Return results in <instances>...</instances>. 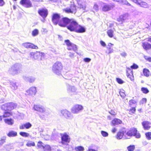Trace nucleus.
Wrapping results in <instances>:
<instances>
[{
  "label": "nucleus",
  "instance_id": "nucleus-1",
  "mask_svg": "<svg viewBox=\"0 0 151 151\" xmlns=\"http://www.w3.org/2000/svg\"><path fill=\"white\" fill-rule=\"evenodd\" d=\"M70 19L67 17L61 18L60 14L54 13L52 16V21L53 24L56 25L58 24L62 27H67V26L70 21Z\"/></svg>",
  "mask_w": 151,
  "mask_h": 151
},
{
  "label": "nucleus",
  "instance_id": "nucleus-2",
  "mask_svg": "<svg viewBox=\"0 0 151 151\" xmlns=\"http://www.w3.org/2000/svg\"><path fill=\"white\" fill-rule=\"evenodd\" d=\"M67 28L71 32L78 33H84L86 30V28L84 26L79 24L77 22L73 19H70Z\"/></svg>",
  "mask_w": 151,
  "mask_h": 151
},
{
  "label": "nucleus",
  "instance_id": "nucleus-3",
  "mask_svg": "<svg viewBox=\"0 0 151 151\" xmlns=\"http://www.w3.org/2000/svg\"><path fill=\"white\" fill-rule=\"evenodd\" d=\"M64 42L68 47L67 49L68 50H73L78 55H81L80 54L77 52L78 48L77 46L76 45L71 42L68 39L65 40H64Z\"/></svg>",
  "mask_w": 151,
  "mask_h": 151
},
{
  "label": "nucleus",
  "instance_id": "nucleus-4",
  "mask_svg": "<svg viewBox=\"0 0 151 151\" xmlns=\"http://www.w3.org/2000/svg\"><path fill=\"white\" fill-rule=\"evenodd\" d=\"M45 54L43 52L36 51V52H31L29 56L30 58H34L35 60H41L42 57L45 56Z\"/></svg>",
  "mask_w": 151,
  "mask_h": 151
},
{
  "label": "nucleus",
  "instance_id": "nucleus-5",
  "mask_svg": "<svg viewBox=\"0 0 151 151\" xmlns=\"http://www.w3.org/2000/svg\"><path fill=\"white\" fill-rule=\"evenodd\" d=\"M63 11L67 13L75 14L77 11L76 6L74 3H71L69 7H67L63 9Z\"/></svg>",
  "mask_w": 151,
  "mask_h": 151
},
{
  "label": "nucleus",
  "instance_id": "nucleus-6",
  "mask_svg": "<svg viewBox=\"0 0 151 151\" xmlns=\"http://www.w3.org/2000/svg\"><path fill=\"white\" fill-rule=\"evenodd\" d=\"M17 105L13 102L6 103L1 106V109L4 110H12L16 108Z\"/></svg>",
  "mask_w": 151,
  "mask_h": 151
},
{
  "label": "nucleus",
  "instance_id": "nucleus-7",
  "mask_svg": "<svg viewBox=\"0 0 151 151\" xmlns=\"http://www.w3.org/2000/svg\"><path fill=\"white\" fill-rule=\"evenodd\" d=\"M115 6V4L114 3L108 4L103 2L102 6V11L104 12H107L111 10L114 8Z\"/></svg>",
  "mask_w": 151,
  "mask_h": 151
},
{
  "label": "nucleus",
  "instance_id": "nucleus-8",
  "mask_svg": "<svg viewBox=\"0 0 151 151\" xmlns=\"http://www.w3.org/2000/svg\"><path fill=\"white\" fill-rule=\"evenodd\" d=\"M37 12L43 18V19L45 20L48 15L47 9L45 8H43L39 9Z\"/></svg>",
  "mask_w": 151,
  "mask_h": 151
},
{
  "label": "nucleus",
  "instance_id": "nucleus-9",
  "mask_svg": "<svg viewBox=\"0 0 151 151\" xmlns=\"http://www.w3.org/2000/svg\"><path fill=\"white\" fill-rule=\"evenodd\" d=\"M83 109L82 106L76 104L71 109V112L74 114H77L81 112Z\"/></svg>",
  "mask_w": 151,
  "mask_h": 151
},
{
  "label": "nucleus",
  "instance_id": "nucleus-10",
  "mask_svg": "<svg viewBox=\"0 0 151 151\" xmlns=\"http://www.w3.org/2000/svg\"><path fill=\"white\" fill-rule=\"evenodd\" d=\"M61 113L67 119H71L73 118V116L71 112L66 109L61 110Z\"/></svg>",
  "mask_w": 151,
  "mask_h": 151
},
{
  "label": "nucleus",
  "instance_id": "nucleus-11",
  "mask_svg": "<svg viewBox=\"0 0 151 151\" xmlns=\"http://www.w3.org/2000/svg\"><path fill=\"white\" fill-rule=\"evenodd\" d=\"M19 4L26 8H29L33 6L32 3L30 0H21Z\"/></svg>",
  "mask_w": 151,
  "mask_h": 151
},
{
  "label": "nucleus",
  "instance_id": "nucleus-12",
  "mask_svg": "<svg viewBox=\"0 0 151 151\" xmlns=\"http://www.w3.org/2000/svg\"><path fill=\"white\" fill-rule=\"evenodd\" d=\"M127 68V77L132 80L133 79V71L132 70L133 69H137L138 67H130Z\"/></svg>",
  "mask_w": 151,
  "mask_h": 151
},
{
  "label": "nucleus",
  "instance_id": "nucleus-13",
  "mask_svg": "<svg viewBox=\"0 0 151 151\" xmlns=\"http://www.w3.org/2000/svg\"><path fill=\"white\" fill-rule=\"evenodd\" d=\"M129 16V14L128 13H125L119 17V18L117 19V21L119 22H121L122 24L125 22V21L128 19Z\"/></svg>",
  "mask_w": 151,
  "mask_h": 151
},
{
  "label": "nucleus",
  "instance_id": "nucleus-14",
  "mask_svg": "<svg viewBox=\"0 0 151 151\" xmlns=\"http://www.w3.org/2000/svg\"><path fill=\"white\" fill-rule=\"evenodd\" d=\"M61 143L64 145H67V143L70 142L69 136L67 134H63L61 136Z\"/></svg>",
  "mask_w": 151,
  "mask_h": 151
},
{
  "label": "nucleus",
  "instance_id": "nucleus-15",
  "mask_svg": "<svg viewBox=\"0 0 151 151\" xmlns=\"http://www.w3.org/2000/svg\"><path fill=\"white\" fill-rule=\"evenodd\" d=\"M67 92L70 95H72L76 93V89L74 86L67 84Z\"/></svg>",
  "mask_w": 151,
  "mask_h": 151
},
{
  "label": "nucleus",
  "instance_id": "nucleus-16",
  "mask_svg": "<svg viewBox=\"0 0 151 151\" xmlns=\"http://www.w3.org/2000/svg\"><path fill=\"white\" fill-rule=\"evenodd\" d=\"M22 46L27 48H31L37 49L38 48V47L33 44L29 42H26L23 43L22 44Z\"/></svg>",
  "mask_w": 151,
  "mask_h": 151
},
{
  "label": "nucleus",
  "instance_id": "nucleus-17",
  "mask_svg": "<svg viewBox=\"0 0 151 151\" xmlns=\"http://www.w3.org/2000/svg\"><path fill=\"white\" fill-rule=\"evenodd\" d=\"M9 73L12 75L17 74L20 72L18 67H12L9 70Z\"/></svg>",
  "mask_w": 151,
  "mask_h": 151
},
{
  "label": "nucleus",
  "instance_id": "nucleus-18",
  "mask_svg": "<svg viewBox=\"0 0 151 151\" xmlns=\"http://www.w3.org/2000/svg\"><path fill=\"white\" fill-rule=\"evenodd\" d=\"M27 93L32 96H35L37 92L36 88L35 86H32L26 91Z\"/></svg>",
  "mask_w": 151,
  "mask_h": 151
},
{
  "label": "nucleus",
  "instance_id": "nucleus-19",
  "mask_svg": "<svg viewBox=\"0 0 151 151\" xmlns=\"http://www.w3.org/2000/svg\"><path fill=\"white\" fill-rule=\"evenodd\" d=\"M52 69L54 73L59 75L61 74L62 67H52Z\"/></svg>",
  "mask_w": 151,
  "mask_h": 151
},
{
  "label": "nucleus",
  "instance_id": "nucleus-20",
  "mask_svg": "<svg viewBox=\"0 0 151 151\" xmlns=\"http://www.w3.org/2000/svg\"><path fill=\"white\" fill-rule=\"evenodd\" d=\"M33 108L35 110L40 112L43 113L45 111V109L43 106L39 105H35Z\"/></svg>",
  "mask_w": 151,
  "mask_h": 151
},
{
  "label": "nucleus",
  "instance_id": "nucleus-21",
  "mask_svg": "<svg viewBox=\"0 0 151 151\" xmlns=\"http://www.w3.org/2000/svg\"><path fill=\"white\" fill-rule=\"evenodd\" d=\"M130 130L133 136H135L137 138H139L141 137L140 134L137 132V130L136 128H132L130 129Z\"/></svg>",
  "mask_w": 151,
  "mask_h": 151
},
{
  "label": "nucleus",
  "instance_id": "nucleus-22",
  "mask_svg": "<svg viewBox=\"0 0 151 151\" xmlns=\"http://www.w3.org/2000/svg\"><path fill=\"white\" fill-rule=\"evenodd\" d=\"M23 79L26 81L30 83H32L34 82L35 80V78L34 77L32 76H23Z\"/></svg>",
  "mask_w": 151,
  "mask_h": 151
},
{
  "label": "nucleus",
  "instance_id": "nucleus-23",
  "mask_svg": "<svg viewBox=\"0 0 151 151\" xmlns=\"http://www.w3.org/2000/svg\"><path fill=\"white\" fill-rule=\"evenodd\" d=\"M142 47L146 51L151 49V44L147 42H143L142 43Z\"/></svg>",
  "mask_w": 151,
  "mask_h": 151
},
{
  "label": "nucleus",
  "instance_id": "nucleus-24",
  "mask_svg": "<svg viewBox=\"0 0 151 151\" xmlns=\"http://www.w3.org/2000/svg\"><path fill=\"white\" fill-rule=\"evenodd\" d=\"M32 125L29 122L23 124L19 126V128L20 129H23L24 128L28 129L31 127Z\"/></svg>",
  "mask_w": 151,
  "mask_h": 151
},
{
  "label": "nucleus",
  "instance_id": "nucleus-25",
  "mask_svg": "<svg viewBox=\"0 0 151 151\" xmlns=\"http://www.w3.org/2000/svg\"><path fill=\"white\" fill-rule=\"evenodd\" d=\"M142 125L145 129H149L150 127L151 123L148 121H144L142 123Z\"/></svg>",
  "mask_w": 151,
  "mask_h": 151
},
{
  "label": "nucleus",
  "instance_id": "nucleus-26",
  "mask_svg": "<svg viewBox=\"0 0 151 151\" xmlns=\"http://www.w3.org/2000/svg\"><path fill=\"white\" fill-rule=\"evenodd\" d=\"M10 86L11 88L14 90H16L18 88L16 82L14 81H10Z\"/></svg>",
  "mask_w": 151,
  "mask_h": 151
},
{
  "label": "nucleus",
  "instance_id": "nucleus-27",
  "mask_svg": "<svg viewBox=\"0 0 151 151\" xmlns=\"http://www.w3.org/2000/svg\"><path fill=\"white\" fill-rule=\"evenodd\" d=\"M5 123L9 125H12L14 123V120L11 119H4Z\"/></svg>",
  "mask_w": 151,
  "mask_h": 151
},
{
  "label": "nucleus",
  "instance_id": "nucleus-28",
  "mask_svg": "<svg viewBox=\"0 0 151 151\" xmlns=\"http://www.w3.org/2000/svg\"><path fill=\"white\" fill-rule=\"evenodd\" d=\"M122 123V121L118 119H114L111 122V124L112 126H115Z\"/></svg>",
  "mask_w": 151,
  "mask_h": 151
},
{
  "label": "nucleus",
  "instance_id": "nucleus-29",
  "mask_svg": "<svg viewBox=\"0 0 151 151\" xmlns=\"http://www.w3.org/2000/svg\"><path fill=\"white\" fill-rule=\"evenodd\" d=\"M7 135L9 137H13L17 136V133L16 132L12 130L9 131Z\"/></svg>",
  "mask_w": 151,
  "mask_h": 151
},
{
  "label": "nucleus",
  "instance_id": "nucleus-30",
  "mask_svg": "<svg viewBox=\"0 0 151 151\" xmlns=\"http://www.w3.org/2000/svg\"><path fill=\"white\" fill-rule=\"evenodd\" d=\"M108 35L111 38L112 37L114 36V31L112 29L108 30L107 32Z\"/></svg>",
  "mask_w": 151,
  "mask_h": 151
},
{
  "label": "nucleus",
  "instance_id": "nucleus-31",
  "mask_svg": "<svg viewBox=\"0 0 151 151\" xmlns=\"http://www.w3.org/2000/svg\"><path fill=\"white\" fill-rule=\"evenodd\" d=\"M39 32V30L38 29H35L32 32V35L33 37L36 36L38 34Z\"/></svg>",
  "mask_w": 151,
  "mask_h": 151
},
{
  "label": "nucleus",
  "instance_id": "nucleus-32",
  "mask_svg": "<svg viewBox=\"0 0 151 151\" xmlns=\"http://www.w3.org/2000/svg\"><path fill=\"white\" fill-rule=\"evenodd\" d=\"M124 134L123 132H119L117 133L116 135V138L118 139H122L123 137Z\"/></svg>",
  "mask_w": 151,
  "mask_h": 151
},
{
  "label": "nucleus",
  "instance_id": "nucleus-33",
  "mask_svg": "<svg viewBox=\"0 0 151 151\" xmlns=\"http://www.w3.org/2000/svg\"><path fill=\"white\" fill-rule=\"evenodd\" d=\"M6 139V137L5 136H4L1 138L0 140V145L1 146L5 142Z\"/></svg>",
  "mask_w": 151,
  "mask_h": 151
},
{
  "label": "nucleus",
  "instance_id": "nucleus-34",
  "mask_svg": "<svg viewBox=\"0 0 151 151\" xmlns=\"http://www.w3.org/2000/svg\"><path fill=\"white\" fill-rule=\"evenodd\" d=\"M75 150L76 151H83L84 150V147L82 146L76 147Z\"/></svg>",
  "mask_w": 151,
  "mask_h": 151
},
{
  "label": "nucleus",
  "instance_id": "nucleus-35",
  "mask_svg": "<svg viewBox=\"0 0 151 151\" xmlns=\"http://www.w3.org/2000/svg\"><path fill=\"white\" fill-rule=\"evenodd\" d=\"M20 135L23 137H27L29 136V134L24 132H20L19 133Z\"/></svg>",
  "mask_w": 151,
  "mask_h": 151
},
{
  "label": "nucleus",
  "instance_id": "nucleus-36",
  "mask_svg": "<svg viewBox=\"0 0 151 151\" xmlns=\"http://www.w3.org/2000/svg\"><path fill=\"white\" fill-rule=\"evenodd\" d=\"M35 145V142L31 141H28L26 144V145L28 147L34 146Z\"/></svg>",
  "mask_w": 151,
  "mask_h": 151
},
{
  "label": "nucleus",
  "instance_id": "nucleus-37",
  "mask_svg": "<svg viewBox=\"0 0 151 151\" xmlns=\"http://www.w3.org/2000/svg\"><path fill=\"white\" fill-rule=\"evenodd\" d=\"M143 72L145 76H148L149 75V71L147 69H144L143 70Z\"/></svg>",
  "mask_w": 151,
  "mask_h": 151
},
{
  "label": "nucleus",
  "instance_id": "nucleus-38",
  "mask_svg": "<svg viewBox=\"0 0 151 151\" xmlns=\"http://www.w3.org/2000/svg\"><path fill=\"white\" fill-rule=\"evenodd\" d=\"M12 114L11 112L5 111L4 112V115H3V116L4 118H5L7 117H9Z\"/></svg>",
  "mask_w": 151,
  "mask_h": 151
},
{
  "label": "nucleus",
  "instance_id": "nucleus-39",
  "mask_svg": "<svg viewBox=\"0 0 151 151\" xmlns=\"http://www.w3.org/2000/svg\"><path fill=\"white\" fill-rule=\"evenodd\" d=\"M43 149L44 151H51V147L50 146L48 145H45Z\"/></svg>",
  "mask_w": 151,
  "mask_h": 151
},
{
  "label": "nucleus",
  "instance_id": "nucleus-40",
  "mask_svg": "<svg viewBox=\"0 0 151 151\" xmlns=\"http://www.w3.org/2000/svg\"><path fill=\"white\" fill-rule=\"evenodd\" d=\"M108 48L107 50L106 51V52L108 54L111 53L113 52V49L112 48L110 47H107Z\"/></svg>",
  "mask_w": 151,
  "mask_h": 151
},
{
  "label": "nucleus",
  "instance_id": "nucleus-41",
  "mask_svg": "<svg viewBox=\"0 0 151 151\" xmlns=\"http://www.w3.org/2000/svg\"><path fill=\"white\" fill-rule=\"evenodd\" d=\"M78 5L79 6L78 7L80 9H83V10H85L86 8V5H83L81 4H79L78 3Z\"/></svg>",
  "mask_w": 151,
  "mask_h": 151
},
{
  "label": "nucleus",
  "instance_id": "nucleus-42",
  "mask_svg": "<svg viewBox=\"0 0 151 151\" xmlns=\"http://www.w3.org/2000/svg\"><path fill=\"white\" fill-rule=\"evenodd\" d=\"M145 135L147 138L148 140L151 139V132H148L145 133Z\"/></svg>",
  "mask_w": 151,
  "mask_h": 151
},
{
  "label": "nucleus",
  "instance_id": "nucleus-43",
  "mask_svg": "<svg viewBox=\"0 0 151 151\" xmlns=\"http://www.w3.org/2000/svg\"><path fill=\"white\" fill-rule=\"evenodd\" d=\"M135 148V146L134 145H131L127 147V149L129 151H133Z\"/></svg>",
  "mask_w": 151,
  "mask_h": 151
},
{
  "label": "nucleus",
  "instance_id": "nucleus-44",
  "mask_svg": "<svg viewBox=\"0 0 151 151\" xmlns=\"http://www.w3.org/2000/svg\"><path fill=\"white\" fill-rule=\"evenodd\" d=\"M141 91L145 93H147L149 92L148 90L146 88L142 87L141 88Z\"/></svg>",
  "mask_w": 151,
  "mask_h": 151
},
{
  "label": "nucleus",
  "instance_id": "nucleus-45",
  "mask_svg": "<svg viewBox=\"0 0 151 151\" xmlns=\"http://www.w3.org/2000/svg\"><path fill=\"white\" fill-rule=\"evenodd\" d=\"M37 146L39 147L40 148H42L43 149L45 147L43 145V143L41 141H40L38 142L37 144Z\"/></svg>",
  "mask_w": 151,
  "mask_h": 151
},
{
  "label": "nucleus",
  "instance_id": "nucleus-46",
  "mask_svg": "<svg viewBox=\"0 0 151 151\" xmlns=\"http://www.w3.org/2000/svg\"><path fill=\"white\" fill-rule=\"evenodd\" d=\"M119 93L122 97L123 98H124L125 96V94L124 93V91L123 90L120 91L119 92Z\"/></svg>",
  "mask_w": 151,
  "mask_h": 151
},
{
  "label": "nucleus",
  "instance_id": "nucleus-47",
  "mask_svg": "<svg viewBox=\"0 0 151 151\" xmlns=\"http://www.w3.org/2000/svg\"><path fill=\"white\" fill-rule=\"evenodd\" d=\"M101 133L102 136L104 137H107L108 136V133L105 131H102L101 132Z\"/></svg>",
  "mask_w": 151,
  "mask_h": 151
},
{
  "label": "nucleus",
  "instance_id": "nucleus-48",
  "mask_svg": "<svg viewBox=\"0 0 151 151\" xmlns=\"http://www.w3.org/2000/svg\"><path fill=\"white\" fill-rule=\"evenodd\" d=\"M144 58L147 61L151 62V57L150 56L144 55Z\"/></svg>",
  "mask_w": 151,
  "mask_h": 151
},
{
  "label": "nucleus",
  "instance_id": "nucleus-49",
  "mask_svg": "<svg viewBox=\"0 0 151 151\" xmlns=\"http://www.w3.org/2000/svg\"><path fill=\"white\" fill-rule=\"evenodd\" d=\"M61 63L59 61H57L52 66H62Z\"/></svg>",
  "mask_w": 151,
  "mask_h": 151
},
{
  "label": "nucleus",
  "instance_id": "nucleus-50",
  "mask_svg": "<svg viewBox=\"0 0 151 151\" xmlns=\"http://www.w3.org/2000/svg\"><path fill=\"white\" fill-rule=\"evenodd\" d=\"M91 60V59L89 58H84L83 59V61L86 63H89Z\"/></svg>",
  "mask_w": 151,
  "mask_h": 151
},
{
  "label": "nucleus",
  "instance_id": "nucleus-51",
  "mask_svg": "<svg viewBox=\"0 0 151 151\" xmlns=\"http://www.w3.org/2000/svg\"><path fill=\"white\" fill-rule=\"evenodd\" d=\"M116 80L117 82L119 84H122L124 83L123 81L119 78H117Z\"/></svg>",
  "mask_w": 151,
  "mask_h": 151
},
{
  "label": "nucleus",
  "instance_id": "nucleus-52",
  "mask_svg": "<svg viewBox=\"0 0 151 151\" xmlns=\"http://www.w3.org/2000/svg\"><path fill=\"white\" fill-rule=\"evenodd\" d=\"M93 8L96 12H97L99 10L98 5L96 4H95Z\"/></svg>",
  "mask_w": 151,
  "mask_h": 151
},
{
  "label": "nucleus",
  "instance_id": "nucleus-53",
  "mask_svg": "<svg viewBox=\"0 0 151 151\" xmlns=\"http://www.w3.org/2000/svg\"><path fill=\"white\" fill-rule=\"evenodd\" d=\"M100 43L101 45L104 47H105L106 45L105 42L102 40H101L100 41Z\"/></svg>",
  "mask_w": 151,
  "mask_h": 151
},
{
  "label": "nucleus",
  "instance_id": "nucleus-54",
  "mask_svg": "<svg viewBox=\"0 0 151 151\" xmlns=\"http://www.w3.org/2000/svg\"><path fill=\"white\" fill-rule=\"evenodd\" d=\"M126 134L129 137L133 136L132 134L131 133V131L130 129L127 132Z\"/></svg>",
  "mask_w": 151,
  "mask_h": 151
},
{
  "label": "nucleus",
  "instance_id": "nucleus-55",
  "mask_svg": "<svg viewBox=\"0 0 151 151\" xmlns=\"http://www.w3.org/2000/svg\"><path fill=\"white\" fill-rule=\"evenodd\" d=\"M136 103V101L135 100H131L129 101V105L131 106L132 104H134Z\"/></svg>",
  "mask_w": 151,
  "mask_h": 151
},
{
  "label": "nucleus",
  "instance_id": "nucleus-56",
  "mask_svg": "<svg viewBox=\"0 0 151 151\" xmlns=\"http://www.w3.org/2000/svg\"><path fill=\"white\" fill-rule=\"evenodd\" d=\"M5 4L4 0H0V6H3Z\"/></svg>",
  "mask_w": 151,
  "mask_h": 151
},
{
  "label": "nucleus",
  "instance_id": "nucleus-57",
  "mask_svg": "<svg viewBox=\"0 0 151 151\" xmlns=\"http://www.w3.org/2000/svg\"><path fill=\"white\" fill-rule=\"evenodd\" d=\"M121 56H122L125 57L127 55V54L125 52H123L120 54Z\"/></svg>",
  "mask_w": 151,
  "mask_h": 151
},
{
  "label": "nucleus",
  "instance_id": "nucleus-58",
  "mask_svg": "<svg viewBox=\"0 0 151 151\" xmlns=\"http://www.w3.org/2000/svg\"><path fill=\"white\" fill-rule=\"evenodd\" d=\"M109 113L112 115H115V112L112 110H111L109 111Z\"/></svg>",
  "mask_w": 151,
  "mask_h": 151
},
{
  "label": "nucleus",
  "instance_id": "nucleus-59",
  "mask_svg": "<svg viewBox=\"0 0 151 151\" xmlns=\"http://www.w3.org/2000/svg\"><path fill=\"white\" fill-rule=\"evenodd\" d=\"M116 129L115 127L113 128L112 129V130H111L112 132L113 133H115L116 132Z\"/></svg>",
  "mask_w": 151,
  "mask_h": 151
},
{
  "label": "nucleus",
  "instance_id": "nucleus-60",
  "mask_svg": "<svg viewBox=\"0 0 151 151\" xmlns=\"http://www.w3.org/2000/svg\"><path fill=\"white\" fill-rule=\"evenodd\" d=\"M135 111V109L134 108H132L130 110V111L132 113H134Z\"/></svg>",
  "mask_w": 151,
  "mask_h": 151
},
{
  "label": "nucleus",
  "instance_id": "nucleus-61",
  "mask_svg": "<svg viewBox=\"0 0 151 151\" xmlns=\"http://www.w3.org/2000/svg\"><path fill=\"white\" fill-rule=\"evenodd\" d=\"M58 38L61 41H62L63 40V37L60 35H58Z\"/></svg>",
  "mask_w": 151,
  "mask_h": 151
},
{
  "label": "nucleus",
  "instance_id": "nucleus-62",
  "mask_svg": "<svg viewBox=\"0 0 151 151\" xmlns=\"http://www.w3.org/2000/svg\"><path fill=\"white\" fill-rule=\"evenodd\" d=\"M21 65L19 63H16L13 66H21Z\"/></svg>",
  "mask_w": 151,
  "mask_h": 151
},
{
  "label": "nucleus",
  "instance_id": "nucleus-63",
  "mask_svg": "<svg viewBox=\"0 0 151 151\" xmlns=\"http://www.w3.org/2000/svg\"><path fill=\"white\" fill-rule=\"evenodd\" d=\"M74 53H71L70 52V54H69V56L71 57V58H73L74 57Z\"/></svg>",
  "mask_w": 151,
  "mask_h": 151
},
{
  "label": "nucleus",
  "instance_id": "nucleus-64",
  "mask_svg": "<svg viewBox=\"0 0 151 151\" xmlns=\"http://www.w3.org/2000/svg\"><path fill=\"white\" fill-rule=\"evenodd\" d=\"M147 41L148 42H150L151 43V36L147 38Z\"/></svg>",
  "mask_w": 151,
  "mask_h": 151
}]
</instances>
